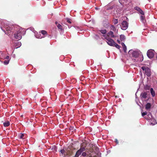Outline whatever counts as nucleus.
<instances>
[{"mask_svg": "<svg viewBox=\"0 0 157 157\" xmlns=\"http://www.w3.org/2000/svg\"><path fill=\"white\" fill-rule=\"evenodd\" d=\"M151 107V105L149 103H147L145 106V109L147 110H149Z\"/></svg>", "mask_w": 157, "mask_h": 157, "instance_id": "obj_10", "label": "nucleus"}, {"mask_svg": "<svg viewBox=\"0 0 157 157\" xmlns=\"http://www.w3.org/2000/svg\"><path fill=\"white\" fill-rule=\"evenodd\" d=\"M150 86L148 85H146L144 87V89L146 90H149L150 89Z\"/></svg>", "mask_w": 157, "mask_h": 157, "instance_id": "obj_20", "label": "nucleus"}, {"mask_svg": "<svg viewBox=\"0 0 157 157\" xmlns=\"http://www.w3.org/2000/svg\"><path fill=\"white\" fill-rule=\"evenodd\" d=\"M8 34L10 33V31L9 30H8Z\"/></svg>", "mask_w": 157, "mask_h": 157, "instance_id": "obj_34", "label": "nucleus"}, {"mask_svg": "<svg viewBox=\"0 0 157 157\" xmlns=\"http://www.w3.org/2000/svg\"><path fill=\"white\" fill-rule=\"evenodd\" d=\"M40 33L42 34V36H44V37L47 35V32L45 30H41Z\"/></svg>", "mask_w": 157, "mask_h": 157, "instance_id": "obj_12", "label": "nucleus"}, {"mask_svg": "<svg viewBox=\"0 0 157 157\" xmlns=\"http://www.w3.org/2000/svg\"><path fill=\"white\" fill-rule=\"evenodd\" d=\"M6 30H7V31H8V29H6Z\"/></svg>", "mask_w": 157, "mask_h": 157, "instance_id": "obj_39", "label": "nucleus"}, {"mask_svg": "<svg viewBox=\"0 0 157 157\" xmlns=\"http://www.w3.org/2000/svg\"><path fill=\"white\" fill-rule=\"evenodd\" d=\"M128 27V23L126 21H123L121 25V29L124 30L127 29Z\"/></svg>", "mask_w": 157, "mask_h": 157, "instance_id": "obj_6", "label": "nucleus"}, {"mask_svg": "<svg viewBox=\"0 0 157 157\" xmlns=\"http://www.w3.org/2000/svg\"><path fill=\"white\" fill-rule=\"evenodd\" d=\"M106 36H108L109 37V36H111V37L112 38H114V35L113 34V33L112 31H109L108 33L107 34V35H106Z\"/></svg>", "mask_w": 157, "mask_h": 157, "instance_id": "obj_11", "label": "nucleus"}, {"mask_svg": "<svg viewBox=\"0 0 157 157\" xmlns=\"http://www.w3.org/2000/svg\"><path fill=\"white\" fill-rule=\"evenodd\" d=\"M10 125V122L8 121H6L3 123L4 126L5 127H7Z\"/></svg>", "mask_w": 157, "mask_h": 157, "instance_id": "obj_17", "label": "nucleus"}, {"mask_svg": "<svg viewBox=\"0 0 157 157\" xmlns=\"http://www.w3.org/2000/svg\"><path fill=\"white\" fill-rule=\"evenodd\" d=\"M147 114V113L146 112H143L142 113V115L143 117H144V115Z\"/></svg>", "mask_w": 157, "mask_h": 157, "instance_id": "obj_28", "label": "nucleus"}, {"mask_svg": "<svg viewBox=\"0 0 157 157\" xmlns=\"http://www.w3.org/2000/svg\"><path fill=\"white\" fill-rule=\"evenodd\" d=\"M5 58L7 59H9V56H7Z\"/></svg>", "mask_w": 157, "mask_h": 157, "instance_id": "obj_32", "label": "nucleus"}, {"mask_svg": "<svg viewBox=\"0 0 157 157\" xmlns=\"http://www.w3.org/2000/svg\"><path fill=\"white\" fill-rule=\"evenodd\" d=\"M60 152L61 153L63 154L65 153V150L63 149H61L60 151Z\"/></svg>", "mask_w": 157, "mask_h": 157, "instance_id": "obj_26", "label": "nucleus"}, {"mask_svg": "<svg viewBox=\"0 0 157 157\" xmlns=\"http://www.w3.org/2000/svg\"><path fill=\"white\" fill-rule=\"evenodd\" d=\"M141 69L143 71H145L144 73L148 77H149L151 76V70L148 67H141Z\"/></svg>", "mask_w": 157, "mask_h": 157, "instance_id": "obj_4", "label": "nucleus"}, {"mask_svg": "<svg viewBox=\"0 0 157 157\" xmlns=\"http://www.w3.org/2000/svg\"><path fill=\"white\" fill-rule=\"evenodd\" d=\"M67 22H68V23H69L70 24L71 23V21L70 19H69L68 18H67Z\"/></svg>", "mask_w": 157, "mask_h": 157, "instance_id": "obj_27", "label": "nucleus"}, {"mask_svg": "<svg viewBox=\"0 0 157 157\" xmlns=\"http://www.w3.org/2000/svg\"><path fill=\"white\" fill-rule=\"evenodd\" d=\"M86 153L85 152H83L82 153V156H84V157L86 156Z\"/></svg>", "mask_w": 157, "mask_h": 157, "instance_id": "obj_29", "label": "nucleus"}, {"mask_svg": "<svg viewBox=\"0 0 157 157\" xmlns=\"http://www.w3.org/2000/svg\"><path fill=\"white\" fill-rule=\"evenodd\" d=\"M154 51L152 49L149 50L147 52V55L149 58L153 57L154 55Z\"/></svg>", "mask_w": 157, "mask_h": 157, "instance_id": "obj_5", "label": "nucleus"}, {"mask_svg": "<svg viewBox=\"0 0 157 157\" xmlns=\"http://www.w3.org/2000/svg\"><path fill=\"white\" fill-rule=\"evenodd\" d=\"M95 9H97V8H95Z\"/></svg>", "mask_w": 157, "mask_h": 157, "instance_id": "obj_37", "label": "nucleus"}, {"mask_svg": "<svg viewBox=\"0 0 157 157\" xmlns=\"http://www.w3.org/2000/svg\"><path fill=\"white\" fill-rule=\"evenodd\" d=\"M36 37L37 38L41 39L42 38H44V36H41V33L40 32H39V33H38L36 35Z\"/></svg>", "mask_w": 157, "mask_h": 157, "instance_id": "obj_16", "label": "nucleus"}, {"mask_svg": "<svg viewBox=\"0 0 157 157\" xmlns=\"http://www.w3.org/2000/svg\"><path fill=\"white\" fill-rule=\"evenodd\" d=\"M57 27L60 30H63V29L62 26L59 24H58L57 25Z\"/></svg>", "mask_w": 157, "mask_h": 157, "instance_id": "obj_19", "label": "nucleus"}, {"mask_svg": "<svg viewBox=\"0 0 157 157\" xmlns=\"http://www.w3.org/2000/svg\"><path fill=\"white\" fill-rule=\"evenodd\" d=\"M113 21L115 25L117 24L118 22V20L117 19H115L113 20Z\"/></svg>", "mask_w": 157, "mask_h": 157, "instance_id": "obj_22", "label": "nucleus"}, {"mask_svg": "<svg viewBox=\"0 0 157 157\" xmlns=\"http://www.w3.org/2000/svg\"><path fill=\"white\" fill-rule=\"evenodd\" d=\"M150 92L152 96L153 97H154L155 96V91L152 88L150 89Z\"/></svg>", "mask_w": 157, "mask_h": 157, "instance_id": "obj_13", "label": "nucleus"}, {"mask_svg": "<svg viewBox=\"0 0 157 157\" xmlns=\"http://www.w3.org/2000/svg\"><path fill=\"white\" fill-rule=\"evenodd\" d=\"M17 43L19 44V46H21V43L18 42V43Z\"/></svg>", "mask_w": 157, "mask_h": 157, "instance_id": "obj_33", "label": "nucleus"}, {"mask_svg": "<svg viewBox=\"0 0 157 157\" xmlns=\"http://www.w3.org/2000/svg\"><path fill=\"white\" fill-rule=\"evenodd\" d=\"M147 116L148 117H145L146 119L150 120L152 118V115L151 114V113H149L148 114Z\"/></svg>", "mask_w": 157, "mask_h": 157, "instance_id": "obj_15", "label": "nucleus"}, {"mask_svg": "<svg viewBox=\"0 0 157 157\" xmlns=\"http://www.w3.org/2000/svg\"><path fill=\"white\" fill-rule=\"evenodd\" d=\"M103 36L106 40V41L109 45L111 46L115 47L118 49L120 48V46L115 43L113 40L110 38L108 36H106V35H103Z\"/></svg>", "mask_w": 157, "mask_h": 157, "instance_id": "obj_1", "label": "nucleus"}, {"mask_svg": "<svg viewBox=\"0 0 157 157\" xmlns=\"http://www.w3.org/2000/svg\"><path fill=\"white\" fill-rule=\"evenodd\" d=\"M26 33V31L25 29L22 28H19V29L17 31V32L14 33V37L18 40H20L21 38V35L22 34L24 35Z\"/></svg>", "mask_w": 157, "mask_h": 157, "instance_id": "obj_2", "label": "nucleus"}, {"mask_svg": "<svg viewBox=\"0 0 157 157\" xmlns=\"http://www.w3.org/2000/svg\"><path fill=\"white\" fill-rule=\"evenodd\" d=\"M58 22H57V21L56 22H55V24H56V25H57L58 24Z\"/></svg>", "mask_w": 157, "mask_h": 157, "instance_id": "obj_35", "label": "nucleus"}, {"mask_svg": "<svg viewBox=\"0 0 157 157\" xmlns=\"http://www.w3.org/2000/svg\"><path fill=\"white\" fill-rule=\"evenodd\" d=\"M156 58H157V56H156Z\"/></svg>", "mask_w": 157, "mask_h": 157, "instance_id": "obj_38", "label": "nucleus"}, {"mask_svg": "<svg viewBox=\"0 0 157 157\" xmlns=\"http://www.w3.org/2000/svg\"><path fill=\"white\" fill-rule=\"evenodd\" d=\"M128 53L130 55L132 54V56L135 58L137 57L139 55V52L138 51H133L132 50H130Z\"/></svg>", "mask_w": 157, "mask_h": 157, "instance_id": "obj_3", "label": "nucleus"}, {"mask_svg": "<svg viewBox=\"0 0 157 157\" xmlns=\"http://www.w3.org/2000/svg\"><path fill=\"white\" fill-rule=\"evenodd\" d=\"M24 136V134H21V135L20 136V139H23L24 138L23 137Z\"/></svg>", "mask_w": 157, "mask_h": 157, "instance_id": "obj_25", "label": "nucleus"}, {"mask_svg": "<svg viewBox=\"0 0 157 157\" xmlns=\"http://www.w3.org/2000/svg\"><path fill=\"white\" fill-rule=\"evenodd\" d=\"M140 19L141 21L144 22V21L145 20L144 17L143 16H141L140 17Z\"/></svg>", "mask_w": 157, "mask_h": 157, "instance_id": "obj_23", "label": "nucleus"}, {"mask_svg": "<svg viewBox=\"0 0 157 157\" xmlns=\"http://www.w3.org/2000/svg\"><path fill=\"white\" fill-rule=\"evenodd\" d=\"M2 30L5 33H6L5 31L4 30Z\"/></svg>", "mask_w": 157, "mask_h": 157, "instance_id": "obj_36", "label": "nucleus"}, {"mask_svg": "<svg viewBox=\"0 0 157 157\" xmlns=\"http://www.w3.org/2000/svg\"><path fill=\"white\" fill-rule=\"evenodd\" d=\"M117 43L119 44H120L121 43V42H120V40H117Z\"/></svg>", "mask_w": 157, "mask_h": 157, "instance_id": "obj_31", "label": "nucleus"}, {"mask_svg": "<svg viewBox=\"0 0 157 157\" xmlns=\"http://www.w3.org/2000/svg\"><path fill=\"white\" fill-rule=\"evenodd\" d=\"M121 44L123 47V50L125 52H126L127 48L124 44V43H122Z\"/></svg>", "mask_w": 157, "mask_h": 157, "instance_id": "obj_14", "label": "nucleus"}, {"mask_svg": "<svg viewBox=\"0 0 157 157\" xmlns=\"http://www.w3.org/2000/svg\"><path fill=\"white\" fill-rule=\"evenodd\" d=\"M120 39L121 41H124L125 39V36L123 35H121L120 36Z\"/></svg>", "mask_w": 157, "mask_h": 157, "instance_id": "obj_18", "label": "nucleus"}, {"mask_svg": "<svg viewBox=\"0 0 157 157\" xmlns=\"http://www.w3.org/2000/svg\"><path fill=\"white\" fill-rule=\"evenodd\" d=\"M85 150L84 147H81L79 150H78L75 155V157H78L81 153Z\"/></svg>", "mask_w": 157, "mask_h": 157, "instance_id": "obj_7", "label": "nucleus"}, {"mask_svg": "<svg viewBox=\"0 0 157 157\" xmlns=\"http://www.w3.org/2000/svg\"><path fill=\"white\" fill-rule=\"evenodd\" d=\"M140 97L141 99L143 100L147 98V93L145 92H143L141 93Z\"/></svg>", "mask_w": 157, "mask_h": 157, "instance_id": "obj_8", "label": "nucleus"}, {"mask_svg": "<svg viewBox=\"0 0 157 157\" xmlns=\"http://www.w3.org/2000/svg\"><path fill=\"white\" fill-rule=\"evenodd\" d=\"M135 10H137L141 14L144 15V12L140 9V8L138 7H136L135 8Z\"/></svg>", "mask_w": 157, "mask_h": 157, "instance_id": "obj_9", "label": "nucleus"}, {"mask_svg": "<svg viewBox=\"0 0 157 157\" xmlns=\"http://www.w3.org/2000/svg\"><path fill=\"white\" fill-rule=\"evenodd\" d=\"M9 63V61H4V63L5 64H7Z\"/></svg>", "mask_w": 157, "mask_h": 157, "instance_id": "obj_30", "label": "nucleus"}, {"mask_svg": "<svg viewBox=\"0 0 157 157\" xmlns=\"http://www.w3.org/2000/svg\"><path fill=\"white\" fill-rule=\"evenodd\" d=\"M110 29L111 30L114 31L115 30V28L113 25H111L110 26Z\"/></svg>", "mask_w": 157, "mask_h": 157, "instance_id": "obj_24", "label": "nucleus"}, {"mask_svg": "<svg viewBox=\"0 0 157 157\" xmlns=\"http://www.w3.org/2000/svg\"><path fill=\"white\" fill-rule=\"evenodd\" d=\"M100 31L103 34H105L106 33V30L105 29L101 30Z\"/></svg>", "mask_w": 157, "mask_h": 157, "instance_id": "obj_21", "label": "nucleus"}]
</instances>
